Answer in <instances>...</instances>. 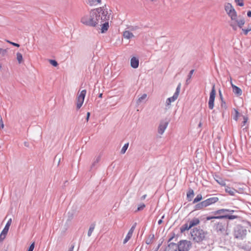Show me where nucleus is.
Segmentation results:
<instances>
[{
  "label": "nucleus",
  "instance_id": "obj_29",
  "mask_svg": "<svg viewBox=\"0 0 251 251\" xmlns=\"http://www.w3.org/2000/svg\"><path fill=\"white\" fill-rule=\"evenodd\" d=\"M128 143L126 144H125L124 145V146L123 147V148L121 150V152L122 154H124L126 152V151L127 150V149L128 148Z\"/></svg>",
  "mask_w": 251,
  "mask_h": 251
},
{
  "label": "nucleus",
  "instance_id": "obj_46",
  "mask_svg": "<svg viewBox=\"0 0 251 251\" xmlns=\"http://www.w3.org/2000/svg\"><path fill=\"white\" fill-rule=\"evenodd\" d=\"M247 16L249 17H251V11H249L247 12Z\"/></svg>",
  "mask_w": 251,
  "mask_h": 251
},
{
  "label": "nucleus",
  "instance_id": "obj_35",
  "mask_svg": "<svg viewBox=\"0 0 251 251\" xmlns=\"http://www.w3.org/2000/svg\"><path fill=\"white\" fill-rule=\"evenodd\" d=\"M235 1L239 6H243L244 5V2L243 0H235Z\"/></svg>",
  "mask_w": 251,
  "mask_h": 251
},
{
  "label": "nucleus",
  "instance_id": "obj_51",
  "mask_svg": "<svg viewBox=\"0 0 251 251\" xmlns=\"http://www.w3.org/2000/svg\"><path fill=\"white\" fill-rule=\"evenodd\" d=\"M201 125H202V123H201V122H200V123H199V126L200 127H201Z\"/></svg>",
  "mask_w": 251,
  "mask_h": 251
},
{
  "label": "nucleus",
  "instance_id": "obj_12",
  "mask_svg": "<svg viewBox=\"0 0 251 251\" xmlns=\"http://www.w3.org/2000/svg\"><path fill=\"white\" fill-rule=\"evenodd\" d=\"M131 66L133 68H137L139 66V60L135 57L131 58L130 60Z\"/></svg>",
  "mask_w": 251,
  "mask_h": 251
},
{
  "label": "nucleus",
  "instance_id": "obj_38",
  "mask_svg": "<svg viewBox=\"0 0 251 251\" xmlns=\"http://www.w3.org/2000/svg\"><path fill=\"white\" fill-rule=\"evenodd\" d=\"M239 112H238L237 110H235V116H234V120L236 121H237L238 119V116H239Z\"/></svg>",
  "mask_w": 251,
  "mask_h": 251
},
{
  "label": "nucleus",
  "instance_id": "obj_32",
  "mask_svg": "<svg viewBox=\"0 0 251 251\" xmlns=\"http://www.w3.org/2000/svg\"><path fill=\"white\" fill-rule=\"evenodd\" d=\"M147 97V94H143L141 97H140L137 100L138 103L141 102L143 100H145Z\"/></svg>",
  "mask_w": 251,
  "mask_h": 251
},
{
  "label": "nucleus",
  "instance_id": "obj_34",
  "mask_svg": "<svg viewBox=\"0 0 251 251\" xmlns=\"http://www.w3.org/2000/svg\"><path fill=\"white\" fill-rule=\"evenodd\" d=\"M145 207V204L142 203L141 204H140L138 206L137 209V210H136V211L137 212V211L142 210Z\"/></svg>",
  "mask_w": 251,
  "mask_h": 251
},
{
  "label": "nucleus",
  "instance_id": "obj_9",
  "mask_svg": "<svg viewBox=\"0 0 251 251\" xmlns=\"http://www.w3.org/2000/svg\"><path fill=\"white\" fill-rule=\"evenodd\" d=\"M219 201L218 197H212L204 200V202L206 206H208L211 204L215 203Z\"/></svg>",
  "mask_w": 251,
  "mask_h": 251
},
{
  "label": "nucleus",
  "instance_id": "obj_33",
  "mask_svg": "<svg viewBox=\"0 0 251 251\" xmlns=\"http://www.w3.org/2000/svg\"><path fill=\"white\" fill-rule=\"evenodd\" d=\"M180 84H179L178 85L177 87L176 88V91L174 95L176 98H178V95L179 93V91H180Z\"/></svg>",
  "mask_w": 251,
  "mask_h": 251
},
{
  "label": "nucleus",
  "instance_id": "obj_50",
  "mask_svg": "<svg viewBox=\"0 0 251 251\" xmlns=\"http://www.w3.org/2000/svg\"><path fill=\"white\" fill-rule=\"evenodd\" d=\"M102 93H101V94H100L99 95V97L101 98H102Z\"/></svg>",
  "mask_w": 251,
  "mask_h": 251
},
{
  "label": "nucleus",
  "instance_id": "obj_41",
  "mask_svg": "<svg viewBox=\"0 0 251 251\" xmlns=\"http://www.w3.org/2000/svg\"><path fill=\"white\" fill-rule=\"evenodd\" d=\"M194 72V70H192L190 72L189 74V75H188V79H191V77H192V75L193 74Z\"/></svg>",
  "mask_w": 251,
  "mask_h": 251
},
{
  "label": "nucleus",
  "instance_id": "obj_4",
  "mask_svg": "<svg viewBox=\"0 0 251 251\" xmlns=\"http://www.w3.org/2000/svg\"><path fill=\"white\" fill-rule=\"evenodd\" d=\"M192 246V243L190 241L186 240L179 241L177 245L179 251H188Z\"/></svg>",
  "mask_w": 251,
  "mask_h": 251
},
{
  "label": "nucleus",
  "instance_id": "obj_8",
  "mask_svg": "<svg viewBox=\"0 0 251 251\" xmlns=\"http://www.w3.org/2000/svg\"><path fill=\"white\" fill-rule=\"evenodd\" d=\"M168 125V122L162 121L161 122L158 127V132L160 134H162L166 129Z\"/></svg>",
  "mask_w": 251,
  "mask_h": 251
},
{
  "label": "nucleus",
  "instance_id": "obj_15",
  "mask_svg": "<svg viewBox=\"0 0 251 251\" xmlns=\"http://www.w3.org/2000/svg\"><path fill=\"white\" fill-rule=\"evenodd\" d=\"M200 222V221L198 218H194L192 220L188 221L189 224L191 227L199 225Z\"/></svg>",
  "mask_w": 251,
  "mask_h": 251
},
{
  "label": "nucleus",
  "instance_id": "obj_16",
  "mask_svg": "<svg viewBox=\"0 0 251 251\" xmlns=\"http://www.w3.org/2000/svg\"><path fill=\"white\" fill-rule=\"evenodd\" d=\"M229 211L228 209H221L216 211L213 212V214L215 216H219V215H225L224 214L225 212Z\"/></svg>",
  "mask_w": 251,
  "mask_h": 251
},
{
  "label": "nucleus",
  "instance_id": "obj_23",
  "mask_svg": "<svg viewBox=\"0 0 251 251\" xmlns=\"http://www.w3.org/2000/svg\"><path fill=\"white\" fill-rule=\"evenodd\" d=\"M217 179H215V180L217 181V183H218L221 186H226V182L224 179H223L222 178L220 177H217Z\"/></svg>",
  "mask_w": 251,
  "mask_h": 251
},
{
  "label": "nucleus",
  "instance_id": "obj_5",
  "mask_svg": "<svg viewBox=\"0 0 251 251\" xmlns=\"http://www.w3.org/2000/svg\"><path fill=\"white\" fill-rule=\"evenodd\" d=\"M86 94V90H83L79 93H78L77 96L76 98V108L77 109L80 108L82 106L84 98Z\"/></svg>",
  "mask_w": 251,
  "mask_h": 251
},
{
  "label": "nucleus",
  "instance_id": "obj_11",
  "mask_svg": "<svg viewBox=\"0 0 251 251\" xmlns=\"http://www.w3.org/2000/svg\"><path fill=\"white\" fill-rule=\"evenodd\" d=\"M178 249L177 245L175 243H170L166 248L165 251H177Z\"/></svg>",
  "mask_w": 251,
  "mask_h": 251
},
{
  "label": "nucleus",
  "instance_id": "obj_7",
  "mask_svg": "<svg viewBox=\"0 0 251 251\" xmlns=\"http://www.w3.org/2000/svg\"><path fill=\"white\" fill-rule=\"evenodd\" d=\"M216 96V91L215 86L212 87V90L210 93V97L208 101V107L210 109H213L214 106V100Z\"/></svg>",
  "mask_w": 251,
  "mask_h": 251
},
{
  "label": "nucleus",
  "instance_id": "obj_49",
  "mask_svg": "<svg viewBox=\"0 0 251 251\" xmlns=\"http://www.w3.org/2000/svg\"><path fill=\"white\" fill-rule=\"evenodd\" d=\"M225 106L226 107V103L224 102L222 104V107Z\"/></svg>",
  "mask_w": 251,
  "mask_h": 251
},
{
  "label": "nucleus",
  "instance_id": "obj_44",
  "mask_svg": "<svg viewBox=\"0 0 251 251\" xmlns=\"http://www.w3.org/2000/svg\"><path fill=\"white\" fill-rule=\"evenodd\" d=\"M164 218V216L163 215V216L162 217L161 219L159 220L158 221V224L159 225H161V224L162 223V222H163V221H162V219H163Z\"/></svg>",
  "mask_w": 251,
  "mask_h": 251
},
{
  "label": "nucleus",
  "instance_id": "obj_47",
  "mask_svg": "<svg viewBox=\"0 0 251 251\" xmlns=\"http://www.w3.org/2000/svg\"><path fill=\"white\" fill-rule=\"evenodd\" d=\"M146 197H147V195H144L141 197V199L142 200H145L146 198Z\"/></svg>",
  "mask_w": 251,
  "mask_h": 251
},
{
  "label": "nucleus",
  "instance_id": "obj_42",
  "mask_svg": "<svg viewBox=\"0 0 251 251\" xmlns=\"http://www.w3.org/2000/svg\"><path fill=\"white\" fill-rule=\"evenodd\" d=\"M6 52V50L2 49H0V54L4 55Z\"/></svg>",
  "mask_w": 251,
  "mask_h": 251
},
{
  "label": "nucleus",
  "instance_id": "obj_3",
  "mask_svg": "<svg viewBox=\"0 0 251 251\" xmlns=\"http://www.w3.org/2000/svg\"><path fill=\"white\" fill-rule=\"evenodd\" d=\"M206 234V232L199 228H194L191 232V235L193 241L197 243H200L204 240Z\"/></svg>",
  "mask_w": 251,
  "mask_h": 251
},
{
  "label": "nucleus",
  "instance_id": "obj_45",
  "mask_svg": "<svg viewBox=\"0 0 251 251\" xmlns=\"http://www.w3.org/2000/svg\"><path fill=\"white\" fill-rule=\"evenodd\" d=\"M90 116V112H87V117H86V121H87V122L88 121V120L89 119Z\"/></svg>",
  "mask_w": 251,
  "mask_h": 251
},
{
  "label": "nucleus",
  "instance_id": "obj_25",
  "mask_svg": "<svg viewBox=\"0 0 251 251\" xmlns=\"http://www.w3.org/2000/svg\"><path fill=\"white\" fill-rule=\"evenodd\" d=\"M194 196V191L193 190L191 189L188 191L187 193V197L189 201H191V198Z\"/></svg>",
  "mask_w": 251,
  "mask_h": 251
},
{
  "label": "nucleus",
  "instance_id": "obj_17",
  "mask_svg": "<svg viewBox=\"0 0 251 251\" xmlns=\"http://www.w3.org/2000/svg\"><path fill=\"white\" fill-rule=\"evenodd\" d=\"M191 226L189 224V223L185 224L183 226H182L180 228V232L181 233L184 232L186 230H188L191 228Z\"/></svg>",
  "mask_w": 251,
  "mask_h": 251
},
{
  "label": "nucleus",
  "instance_id": "obj_6",
  "mask_svg": "<svg viewBox=\"0 0 251 251\" xmlns=\"http://www.w3.org/2000/svg\"><path fill=\"white\" fill-rule=\"evenodd\" d=\"M224 8L226 13L230 18L233 17L237 13L233 6L229 3H226Z\"/></svg>",
  "mask_w": 251,
  "mask_h": 251
},
{
  "label": "nucleus",
  "instance_id": "obj_53",
  "mask_svg": "<svg viewBox=\"0 0 251 251\" xmlns=\"http://www.w3.org/2000/svg\"><path fill=\"white\" fill-rule=\"evenodd\" d=\"M98 3H100L101 1V0H96Z\"/></svg>",
  "mask_w": 251,
  "mask_h": 251
},
{
  "label": "nucleus",
  "instance_id": "obj_37",
  "mask_svg": "<svg viewBox=\"0 0 251 251\" xmlns=\"http://www.w3.org/2000/svg\"><path fill=\"white\" fill-rule=\"evenodd\" d=\"M35 243L33 242L29 246L27 251H33L34 248Z\"/></svg>",
  "mask_w": 251,
  "mask_h": 251
},
{
  "label": "nucleus",
  "instance_id": "obj_22",
  "mask_svg": "<svg viewBox=\"0 0 251 251\" xmlns=\"http://www.w3.org/2000/svg\"><path fill=\"white\" fill-rule=\"evenodd\" d=\"M177 99V98H176L174 95H173V96L172 97L169 98L166 100V104H167V105H170V104H171V103L172 102H173V101H175Z\"/></svg>",
  "mask_w": 251,
  "mask_h": 251
},
{
  "label": "nucleus",
  "instance_id": "obj_21",
  "mask_svg": "<svg viewBox=\"0 0 251 251\" xmlns=\"http://www.w3.org/2000/svg\"><path fill=\"white\" fill-rule=\"evenodd\" d=\"M206 207H207V206L205 204L204 201H203L201 202L200 203L196 204V209L201 210V209H202L203 208Z\"/></svg>",
  "mask_w": 251,
  "mask_h": 251
},
{
  "label": "nucleus",
  "instance_id": "obj_31",
  "mask_svg": "<svg viewBox=\"0 0 251 251\" xmlns=\"http://www.w3.org/2000/svg\"><path fill=\"white\" fill-rule=\"evenodd\" d=\"M221 217V215L219 216H208L206 218V220H210L213 219H221V218H219Z\"/></svg>",
  "mask_w": 251,
  "mask_h": 251
},
{
  "label": "nucleus",
  "instance_id": "obj_20",
  "mask_svg": "<svg viewBox=\"0 0 251 251\" xmlns=\"http://www.w3.org/2000/svg\"><path fill=\"white\" fill-rule=\"evenodd\" d=\"M11 222H12V220L11 219H10L8 222H7L4 228H3V229L2 230V232H4V233H5L6 234H7L8 233V230H9V227L11 224Z\"/></svg>",
  "mask_w": 251,
  "mask_h": 251
},
{
  "label": "nucleus",
  "instance_id": "obj_48",
  "mask_svg": "<svg viewBox=\"0 0 251 251\" xmlns=\"http://www.w3.org/2000/svg\"><path fill=\"white\" fill-rule=\"evenodd\" d=\"M73 249H74V247H72L68 251H73Z\"/></svg>",
  "mask_w": 251,
  "mask_h": 251
},
{
  "label": "nucleus",
  "instance_id": "obj_1",
  "mask_svg": "<svg viewBox=\"0 0 251 251\" xmlns=\"http://www.w3.org/2000/svg\"><path fill=\"white\" fill-rule=\"evenodd\" d=\"M107 14V11L101 7L93 9L84 15L80 22L85 25L95 27L108 20L109 17Z\"/></svg>",
  "mask_w": 251,
  "mask_h": 251
},
{
  "label": "nucleus",
  "instance_id": "obj_40",
  "mask_svg": "<svg viewBox=\"0 0 251 251\" xmlns=\"http://www.w3.org/2000/svg\"><path fill=\"white\" fill-rule=\"evenodd\" d=\"M6 42L9 43H10V44L14 46H16V47H19L20 46L19 44L15 43H14V42H12L9 41L8 40H7Z\"/></svg>",
  "mask_w": 251,
  "mask_h": 251
},
{
  "label": "nucleus",
  "instance_id": "obj_39",
  "mask_svg": "<svg viewBox=\"0 0 251 251\" xmlns=\"http://www.w3.org/2000/svg\"><path fill=\"white\" fill-rule=\"evenodd\" d=\"M243 119H244V121L243 122V125L242 126H244L247 123L248 121V118L246 116H244L243 117Z\"/></svg>",
  "mask_w": 251,
  "mask_h": 251
},
{
  "label": "nucleus",
  "instance_id": "obj_52",
  "mask_svg": "<svg viewBox=\"0 0 251 251\" xmlns=\"http://www.w3.org/2000/svg\"><path fill=\"white\" fill-rule=\"evenodd\" d=\"M230 84H231V83H232V78L231 77H230Z\"/></svg>",
  "mask_w": 251,
  "mask_h": 251
},
{
  "label": "nucleus",
  "instance_id": "obj_2",
  "mask_svg": "<svg viewBox=\"0 0 251 251\" xmlns=\"http://www.w3.org/2000/svg\"><path fill=\"white\" fill-rule=\"evenodd\" d=\"M234 15L233 17L230 18L231 22L230 25L231 27L234 30H236L237 26L239 27L242 29L244 34L247 35L251 31V24L248 25L247 28H243L245 23V18L241 15H238L237 13Z\"/></svg>",
  "mask_w": 251,
  "mask_h": 251
},
{
  "label": "nucleus",
  "instance_id": "obj_18",
  "mask_svg": "<svg viewBox=\"0 0 251 251\" xmlns=\"http://www.w3.org/2000/svg\"><path fill=\"white\" fill-rule=\"evenodd\" d=\"M123 36L125 38L129 39L134 37L132 33L128 30H126L123 32Z\"/></svg>",
  "mask_w": 251,
  "mask_h": 251
},
{
  "label": "nucleus",
  "instance_id": "obj_10",
  "mask_svg": "<svg viewBox=\"0 0 251 251\" xmlns=\"http://www.w3.org/2000/svg\"><path fill=\"white\" fill-rule=\"evenodd\" d=\"M134 229H135V226H132L131 227V228L129 229L126 238L124 240L123 243L124 244H126V243H127L129 241V240L131 238V237L132 236Z\"/></svg>",
  "mask_w": 251,
  "mask_h": 251
},
{
  "label": "nucleus",
  "instance_id": "obj_19",
  "mask_svg": "<svg viewBox=\"0 0 251 251\" xmlns=\"http://www.w3.org/2000/svg\"><path fill=\"white\" fill-rule=\"evenodd\" d=\"M226 192L228 193L230 195L233 196L237 192L235 189L232 188H230L228 186H226L225 189Z\"/></svg>",
  "mask_w": 251,
  "mask_h": 251
},
{
  "label": "nucleus",
  "instance_id": "obj_26",
  "mask_svg": "<svg viewBox=\"0 0 251 251\" xmlns=\"http://www.w3.org/2000/svg\"><path fill=\"white\" fill-rule=\"evenodd\" d=\"M202 199V196L201 194H199L197 196V197L194 199L193 201V203H195L200 201H201Z\"/></svg>",
  "mask_w": 251,
  "mask_h": 251
},
{
  "label": "nucleus",
  "instance_id": "obj_27",
  "mask_svg": "<svg viewBox=\"0 0 251 251\" xmlns=\"http://www.w3.org/2000/svg\"><path fill=\"white\" fill-rule=\"evenodd\" d=\"M17 59L19 64L21 63L23 61V56L21 53L18 52L17 53Z\"/></svg>",
  "mask_w": 251,
  "mask_h": 251
},
{
  "label": "nucleus",
  "instance_id": "obj_28",
  "mask_svg": "<svg viewBox=\"0 0 251 251\" xmlns=\"http://www.w3.org/2000/svg\"><path fill=\"white\" fill-rule=\"evenodd\" d=\"M95 228V225H92L89 229V230H88V236H90L92 233V232H93L94 231V229Z\"/></svg>",
  "mask_w": 251,
  "mask_h": 251
},
{
  "label": "nucleus",
  "instance_id": "obj_14",
  "mask_svg": "<svg viewBox=\"0 0 251 251\" xmlns=\"http://www.w3.org/2000/svg\"><path fill=\"white\" fill-rule=\"evenodd\" d=\"M100 24L101 25V32L104 33L108 30L109 28V23L108 22H106V21H105L102 23V24Z\"/></svg>",
  "mask_w": 251,
  "mask_h": 251
},
{
  "label": "nucleus",
  "instance_id": "obj_30",
  "mask_svg": "<svg viewBox=\"0 0 251 251\" xmlns=\"http://www.w3.org/2000/svg\"><path fill=\"white\" fill-rule=\"evenodd\" d=\"M7 234L1 231L0 234V244L3 241L5 238Z\"/></svg>",
  "mask_w": 251,
  "mask_h": 251
},
{
  "label": "nucleus",
  "instance_id": "obj_24",
  "mask_svg": "<svg viewBox=\"0 0 251 251\" xmlns=\"http://www.w3.org/2000/svg\"><path fill=\"white\" fill-rule=\"evenodd\" d=\"M220 218H221V219L226 218V219H228L229 220H232V219H236L237 218V216H235V215H221V217H220Z\"/></svg>",
  "mask_w": 251,
  "mask_h": 251
},
{
  "label": "nucleus",
  "instance_id": "obj_13",
  "mask_svg": "<svg viewBox=\"0 0 251 251\" xmlns=\"http://www.w3.org/2000/svg\"><path fill=\"white\" fill-rule=\"evenodd\" d=\"M231 87L233 89V92L235 94L238 96H241L242 95V91L239 87L234 85L232 83H231Z\"/></svg>",
  "mask_w": 251,
  "mask_h": 251
},
{
  "label": "nucleus",
  "instance_id": "obj_43",
  "mask_svg": "<svg viewBox=\"0 0 251 251\" xmlns=\"http://www.w3.org/2000/svg\"><path fill=\"white\" fill-rule=\"evenodd\" d=\"M3 127H4L3 122L2 121V119H1L0 121V128H3Z\"/></svg>",
  "mask_w": 251,
  "mask_h": 251
},
{
  "label": "nucleus",
  "instance_id": "obj_36",
  "mask_svg": "<svg viewBox=\"0 0 251 251\" xmlns=\"http://www.w3.org/2000/svg\"><path fill=\"white\" fill-rule=\"evenodd\" d=\"M50 62L52 66L54 67L57 66L58 65L57 62L54 60H50Z\"/></svg>",
  "mask_w": 251,
  "mask_h": 251
}]
</instances>
